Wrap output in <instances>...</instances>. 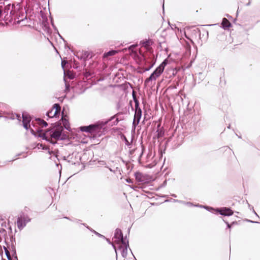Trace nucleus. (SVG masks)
<instances>
[{"label":"nucleus","instance_id":"4be33fe9","mask_svg":"<svg viewBox=\"0 0 260 260\" xmlns=\"http://www.w3.org/2000/svg\"><path fill=\"white\" fill-rule=\"evenodd\" d=\"M151 67H149V68H148L146 69V71H148V70H150V69L151 68Z\"/></svg>","mask_w":260,"mask_h":260},{"label":"nucleus","instance_id":"1a4fd4ad","mask_svg":"<svg viewBox=\"0 0 260 260\" xmlns=\"http://www.w3.org/2000/svg\"><path fill=\"white\" fill-rule=\"evenodd\" d=\"M22 118H23V124L24 127L26 129H28L29 127H30L29 122L30 121V117L27 115V114H23L22 115Z\"/></svg>","mask_w":260,"mask_h":260},{"label":"nucleus","instance_id":"f8f14e48","mask_svg":"<svg viewBox=\"0 0 260 260\" xmlns=\"http://www.w3.org/2000/svg\"><path fill=\"white\" fill-rule=\"evenodd\" d=\"M220 214L224 216H230L233 214V211L230 208H222L220 210Z\"/></svg>","mask_w":260,"mask_h":260},{"label":"nucleus","instance_id":"423d86ee","mask_svg":"<svg viewBox=\"0 0 260 260\" xmlns=\"http://www.w3.org/2000/svg\"><path fill=\"white\" fill-rule=\"evenodd\" d=\"M60 111V106L58 104H55L52 109L47 112V115L49 118H52L59 114Z\"/></svg>","mask_w":260,"mask_h":260},{"label":"nucleus","instance_id":"f257e3e1","mask_svg":"<svg viewBox=\"0 0 260 260\" xmlns=\"http://www.w3.org/2000/svg\"><path fill=\"white\" fill-rule=\"evenodd\" d=\"M113 244L114 249L116 250L118 248L122 253L123 256L126 254L128 246V242H126L123 240L122 231L120 229H116L113 237Z\"/></svg>","mask_w":260,"mask_h":260},{"label":"nucleus","instance_id":"9b49d317","mask_svg":"<svg viewBox=\"0 0 260 260\" xmlns=\"http://www.w3.org/2000/svg\"><path fill=\"white\" fill-rule=\"evenodd\" d=\"M142 115V111L141 109H138L135 110V114L134 119V123H137L138 124L139 123Z\"/></svg>","mask_w":260,"mask_h":260},{"label":"nucleus","instance_id":"5701e85b","mask_svg":"<svg viewBox=\"0 0 260 260\" xmlns=\"http://www.w3.org/2000/svg\"><path fill=\"white\" fill-rule=\"evenodd\" d=\"M98 235H99V237H103V236H102V235H101V234H98Z\"/></svg>","mask_w":260,"mask_h":260},{"label":"nucleus","instance_id":"7ed1b4c3","mask_svg":"<svg viewBox=\"0 0 260 260\" xmlns=\"http://www.w3.org/2000/svg\"><path fill=\"white\" fill-rule=\"evenodd\" d=\"M168 61L167 59H165L151 74L150 77L145 80L144 82L145 86L148 85L150 82H151L152 81H155L162 73Z\"/></svg>","mask_w":260,"mask_h":260},{"label":"nucleus","instance_id":"6ab92c4d","mask_svg":"<svg viewBox=\"0 0 260 260\" xmlns=\"http://www.w3.org/2000/svg\"><path fill=\"white\" fill-rule=\"evenodd\" d=\"M163 134H164V133H162L161 131L158 132V133L157 134V137L160 138V137H162Z\"/></svg>","mask_w":260,"mask_h":260},{"label":"nucleus","instance_id":"aec40b11","mask_svg":"<svg viewBox=\"0 0 260 260\" xmlns=\"http://www.w3.org/2000/svg\"><path fill=\"white\" fill-rule=\"evenodd\" d=\"M10 6H11V5H10V4H9V5H7V6L5 7V8H4V10H5V11H6V10H9V9H10Z\"/></svg>","mask_w":260,"mask_h":260},{"label":"nucleus","instance_id":"9d476101","mask_svg":"<svg viewBox=\"0 0 260 260\" xmlns=\"http://www.w3.org/2000/svg\"><path fill=\"white\" fill-rule=\"evenodd\" d=\"M143 47H144L148 51L152 52L153 51L151 45L152 44V41L150 40L144 41L141 42Z\"/></svg>","mask_w":260,"mask_h":260},{"label":"nucleus","instance_id":"39448f33","mask_svg":"<svg viewBox=\"0 0 260 260\" xmlns=\"http://www.w3.org/2000/svg\"><path fill=\"white\" fill-rule=\"evenodd\" d=\"M80 128L82 132H88L91 135L94 136L98 130V124H92L87 126H82Z\"/></svg>","mask_w":260,"mask_h":260},{"label":"nucleus","instance_id":"0eeeda50","mask_svg":"<svg viewBox=\"0 0 260 260\" xmlns=\"http://www.w3.org/2000/svg\"><path fill=\"white\" fill-rule=\"evenodd\" d=\"M29 221L30 219L28 216L21 215L17 219V226L19 229L23 228L25 225L26 223L29 222Z\"/></svg>","mask_w":260,"mask_h":260},{"label":"nucleus","instance_id":"4468645a","mask_svg":"<svg viewBox=\"0 0 260 260\" xmlns=\"http://www.w3.org/2000/svg\"><path fill=\"white\" fill-rule=\"evenodd\" d=\"M116 53H117V51L115 50L110 51L107 53H105L103 57L104 58H108L109 56L114 55Z\"/></svg>","mask_w":260,"mask_h":260},{"label":"nucleus","instance_id":"ddd939ff","mask_svg":"<svg viewBox=\"0 0 260 260\" xmlns=\"http://www.w3.org/2000/svg\"><path fill=\"white\" fill-rule=\"evenodd\" d=\"M221 25L224 29H227L231 26L230 22L225 18H223Z\"/></svg>","mask_w":260,"mask_h":260},{"label":"nucleus","instance_id":"dca6fc26","mask_svg":"<svg viewBox=\"0 0 260 260\" xmlns=\"http://www.w3.org/2000/svg\"><path fill=\"white\" fill-rule=\"evenodd\" d=\"M225 152L226 153V154H228L231 157H233L234 155L233 153L232 152V151L229 149H227L225 151Z\"/></svg>","mask_w":260,"mask_h":260},{"label":"nucleus","instance_id":"f03ea898","mask_svg":"<svg viewBox=\"0 0 260 260\" xmlns=\"http://www.w3.org/2000/svg\"><path fill=\"white\" fill-rule=\"evenodd\" d=\"M63 130V128L62 126L57 125L53 126L46 130L43 133L42 137L51 143L55 144L56 141L59 139Z\"/></svg>","mask_w":260,"mask_h":260},{"label":"nucleus","instance_id":"412c9836","mask_svg":"<svg viewBox=\"0 0 260 260\" xmlns=\"http://www.w3.org/2000/svg\"><path fill=\"white\" fill-rule=\"evenodd\" d=\"M67 62L65 60H63L61 62V66L63 68H64V67L65 64H66Z\"/></svg>","mask_w":260,"mask_h":260},{"label":"nucleus","instance_id":"6e6552de","mask_svg":"<svg viewBox=\"0 0 260 260\" xmlns=\"http://www.w3.org/2000/svg\"><path fill=\"white\" fill-rule=\"evenodd\" d=\"M135 176L136 180L139 182L145 183L149 179L148 176L147 175L144 174L141 172H137L135 173Z\"/></svg>","mask_w":260,"mask_h":260},{"label":"nucleus","instance_id":"f3484780","mask_svg":"<svg viewBox=\"0 0 260 260\" xmlns=\"http://www.w3.org/2000/svg\"><path fill=\"white\" fill-rule=\"evenodd\" d=\"M134 101H135V110H137L138 109H141L139 106L138 101L137 100H136L135 97H134Z\"/></svg>","mask_w":260,"mask_h":260},{"label":"nucleus","instance_id":"a211bd4d","mask_svg":"<svg viewBox=\"0 0 260 260\" xmlns=\"http://www.w3.org/2000/svg\"><path fill=\"white\" fill-rule=\"evenodd\" d=\"M6 253L8 259L9 260H11L12 259L11 256L10 255V254L9 251L7 250L6 251Z\"/></svg>","mask_w":260,"mask_h":260},{"label":"nucleus","instance_id":"20e7f679","mask_svg":"<svg viewBox=\"0 0 260 260\" xmlns=\"http://www.w3.org/2000/svg\"><path fill=\"white\" fill-rule=\"evenodd\" d=\"M108 121H99V137L102 135H105L110 130V126L108 125Z\"/></svg>","mask_w":260,"mask_h":260},{"label":"nucleus","instance_id":"b1692460","mask_svg":"<svg viewBox=\"0 0 260 260\" xmlns=\"http://www.w3.org/2000/svg\"><path fill=\"white\" fill-rule=\"evenodd\" d=\"M133 47H134V46H131V47H130V48H133Z\"/></svg>","mask_w":260,"mask_h":260},{"label":"nucleus","instance_id":"2eb2a0df","mask_svg":"<svg viewBox=\"0 0 260 260\" xmlns=\"http://www.w3.org/2000/svg\"><path fill=\"white\" fill-rule=\"evenodd\" d=\"M37 121H38V123L42 127H46L48 125L47 123L43 119H38Z\"/></svg>","mask_w":260,"mask_h":260}]
</instances>
